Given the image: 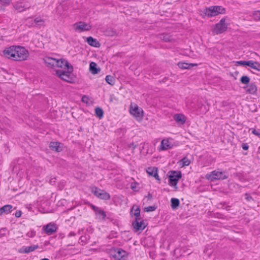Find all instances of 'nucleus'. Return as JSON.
Wrapping results in <instances>:
<instances>
[{
	"instance_id": "a878e982",
	"label": "nucleus",
	"mask_w": 260,
	"mask_h": 260,
	"mask_svg": "<svg viewBox=\"0 0 260 260\" xmlns=\"http://www.w3.org/2000/svg\"><path fill=\"white\" fill-rule=\"evenodd\" d=\"M180 205V201L177 198H172L171 200V206L173 209H177Z\"/></svg>"
},
{
	"instance_id": "b1692460",
	"label": "nucleus",
	"mask_w": 260,
	"mask_h": 260,
	"mask_svg": "<svg viewBox=\"0 0 260 260\" xmlns=\"http://www.w3.org/2000/svg\"><path fill=\"white\" fill-rule=\"evenodd\" d=\"M172 147V145L170 144L168 139H163L161 142V149L165 150L170 149Z\"/></svg>"
},
{
	"instance_id": "13d9d810",
	"label": "nucleus",
	"mask_w": 260,
	"mask_h": 260,
	"mask_svg": "<svg viewBox=\"0 0 260 260\" xmlns=\"http://www.w3.org/2000/svg\"><path fill=\"white\" fill-rule=\"evenodd\" d=\"M34 236H35V233H31V234H30V237H33Z\"/></svg>"
},
{
	"instance_id": "37998d69",
	"label": "nucleus",
	"mask_w": 260,
	"mask_h": 260,
	"mask_svg": "<svg viewBox=\"0 0 260 260\" xmlns=\"http://www.w3.org/2000/svg\"><path fill=\"white\" fill-rule=\"evenodd\" d=\"M242 148L244 150H247L249 148V146L247 143H243L242 144Z\"/></svg>"
},
{
	"instance_id": "6e6552de",
	"label": "nucleus",
	"mask_w": 260,
	"mask_h": 260,
	"mask_svg": "<svg viewBox=\"0 0 260 260\" xmlns=\"http://www.w3.org/2000/svg\"><path fill=\"white\" fill-rule=\"evenodd\" d=\"M129 112L131 114L137 118H141L143 116V110L137 105H135L134 107L132 104L131 105Z\"/></svg>"
},
{
	"instance_id": "2eb2a0df",
	"label": "nucleus",
	"mask_w": 260,
	"mask_h": 260,
	"mask_svg": "<svg viewBox=\"0 0 260 260\" xmlns=\"http://www.w3.org/2000/svg\"><path fill=\"white\" fill-rule=\"evenodd\" d=\"M86 42L91 46L94 47H100L101 44L97 40V39L93 38L92 37H88L86 38Z\"/></svg>"
},
{
	"instance_id": "58836bf2",
	"label": "nucleus",
	"mask_w": 260,
	"mask_h": 260,
	"mask_svg": "<svg viewBox=\"0 0 260 260\" xmlns=\"http://www.w3.org/2000/svg\"><path fill=\"white\" fill-rule=\"evenodd\" d=\"M102 190L99 189L98 187H95V190L92 189V191L93 192L94 194L97 197L99 198V194H101V191Z\"/></svg>"
},
{
	"instance_id": "f704fd0d",
	"label": "nucleus",
	"mask_w": 260,
	"mask_h": 260,
	"mask_svg": "<svg viewBox=\"0 0 260 260\" xmlns=\"http://www.w3.org/2000/svg\"><path fill=\"white\" fill-rule=\"evenodd\" d=\"M181 162L183 166H187L190 164V161L186 157H184L181 159Z\"/></svg>"
},
{
	"instance_id": "412c9836",
	"label": "nucleus",
	"mask_w": 260,
	"mask_h": 260,
	"mask_svg": "<svg viewBox=\"0 0 260 260\" xmlns=\"http://www.w3.org/2000/svg\"><path fill=\"white\" fill-rule=\"evenodd\" d=\"M89 71L93 74H96L100 71V69L98 68L97 64L94 62H91L89 64Z\"/></svg>"
},
{
	"instance_id": "e433bc0d",
	"label": "nucleus",
	"mask_w": 260,
	"mask_h": 260,
	"mask_svg": "<svg viewBox=\"0 0 260 260\" xmlns=\"http://www.w3.org/2000/svg\"><path fill=\"white\" fill-rule=\"evenodd\" d=\"M156 207L155 206H150L144 208V211L147 212H152L155 210Z\"/></svg>"
},
{
	"instance_id": "1a4fd4ad",
	"label": "nucleus",
	"mask_w": 260,
	"mask_h": 260,
	"mask_svg": "<svg viewBox=\"0 0 260 260\" xmlns=\"http://www.w3.org/2000/svg\"><path fill=\"white\" fill-rule=\"evenodd\" d=\"M57 229L56 225L52 222H50L47 225H44L42 230L48 235H50L55 233Z\"/></svg>"
},
{
	"instance_id": "4468645a",
	"label": "nucleus",
	"mask_w": 260,
	"mask_h": 260,
	"mask_svg": "<svg viewBox=\"0 0 260 260\" xmlns=\"http://www.w3.org/2000/svg\"><path fill=\"white\" fill-rule=\"evenodd\" d=\"M57 62L56 64V67L61 68H68V67L72 66L67 60L63 58L57 59Z\"/></svg>"
},
{
	"instance_id": "f03ea898",
	"label": "nucleus",
	"mask_w": 260,
	"mask_h": 260,
	"mask_svg": "<svg viewBox=\"0 0 260 260\" xmlns=\"http://www.w3.org/2000/svg\"><path fill=\"white\" fill-rule=\"evenodd\" d=\"M67 69V71L60 70H56V74L63 81L69 83H72L74 80L73 77L71 76V74L73 72V66L68 67Z\"/></svg>"
},
{
	"instance_id": "4c0bfd02",
	"label": "nucleus",
	"mask_w": 260,
	"mask_h": 260,
	"mask_svg": "<svg viewBox=\"0 0 260 260\" xmlns=\"http://www.w3.org/2000/svg\"><path fill=\"white\" fill-rule=\"evenodd\" d=\"M249 131H251L252 134H253V135H255V136H257L260 138V130L259 129L256 130L254 128H250Z\"/></svg>"
},
{
	"instance_id": "49530a36",
	"label": "nucleus",
	"mask_w": 260,
	"mask_h": 260,
	"mask_svg": "<svg viewBox=\"0 0 260 260\" xmlns=\"http://www.w3.org/2000/svg\"><path fill=\"white\" fill-rule=\"evenodd\" d=\"M153 177H154L156 180L159 181V182H160V178L159 177V176L158 175L157 172H155V173L154 174V175L153 176Z\"/></svg>"
},
{
	"instance_id": "c9c22d12",
	"label": "nucleus",
	"mask_w": 260,
	"mask_h": 260,
	"mask_svg": "<svg viewBox=\"0 0 260 260\" xmlns=\"http://www.w3.org/2000/svg\"><path fill=\"white\" fill-rule=\"evenodd\" d=\"M216 10L217 11L218 14H224L225 12V9L222 6H216Z\"/></svg>"
},
{
	"instance_id": "603ef678",
	"label": "nucleus",
	"mask_w": 260,
	"mask_h": 260,
	"mask_svg": "<svg viewBox=\"0 0 260 260\" xmlns=\"http://www.w3.org/2000/svg\"><path fill=\"white\" fill-rule=\"evenodd\" d=\"M129 147L130 148H132L133 150H134L136 148V146L134 145V143H132L129 145Z\"/></svg>"
},
{
	"instance_id": "5701e85b",
	"label": "nucleus",
	"mask_w": 260,
	"mask_h": 260,
	"mask_svg": "<svg viewBox=\"0 0 260 260\" xmlns=\"http://www.w3.org/2000/svg\"><path fill=\"white\" fill-rule=\"evenodd\" d=\"M257 86L254 82L251 83L248 85L246 92L251 94H254L257 91Z\"/></svg>"
},
{
	"instance_id": "f8f14e48",
	"label": "nucleus",
	"mask_w": 260,
	"mask_h": 260,
	"mask_svg": "<svg viewBox=\"0 0 260 260\" xmlns=\"http://www.w3.org/2000/svg\"><path fill=\"white\" fill-rule=\"evenodd\" d=\"M14 8L18 12H22L30 8V6L27 4H23L22 2H17L14 5Z\"/></svg>"
},
{
	"instance_id": "20e7f679",
	"label": "nucleus",
	"mask_w": 260,
	"mask_h": 260,
	"mask_svg": "<svg viewBox=\"0 0 260 260\" xmlns=\"http://www.w3.org/2000/svg\"><path fill=\"white\" fill-rule=\"evenodd\" d=\"M112 256L117 260H127L128 253L120 248H114L112 253Z\"/></svg>"
},
{
	"instance_id": "f3484780",
	"label": "nucleus",
	"mask_w": 260,
	"mask_h": 260,
	"mask_svg": "<svg viewBox=\"0 0 260 260\" xmlns=\"http://www.w3.org/2000/svg\"><path fill=\"white\" fill-rule=\"evenodd\" d=\"M60 143L58 142H51L49 147L51 150L56 152H60L62 151V148L60 146Z\"/></svg>"
},
{
	"instance_id": "79ce46f5",
	"label": "nucleus",
	"mask_w": 260,
	"mask_h": 260,
	"mask_svg": "<svg viewBox=\"0 0 260 260\" xmlns=\"http://www.w3.org/2000/svg\"><path fill=\"white\" fill-rule=\"evenodd\" d=\"M89 100V98L86 95H83L82 98V101L84 103H87Z\"/></svg>"
},
{
	"instance_id": "0eeeda50",
	"label": "nucleus",
	"mask_w": 260,
	"mask_h": 260,
	"mask_svg": "<svg viewBox=\"0 0 260 260\" xmlns=\"http://www.w3.org/2000/svg\"><path fill=\"white\" fill-rule=\"evenodd\" d=\"M207 177L208 179H210L211 180L218 179L223 180L228 178L227 176H226L223 172L216 171L212 172L208 176V175H207Z\"/></svg>"
},
{
	"instance_id": "7ed1b4c3",
	"label": "nucleus",
	"mask_w": 260,
	"mask_h": 260,
	"mask_svg": "<svg viewBox=\"0 0 260 260\" xmlns=\"http://www.w3.org/2000/svg\"><path fill=\"white\" fill-rule=\"evenodd\" d=\"M169 184L170 186H173L175 189H177V183L179 180L182 177V173L180 171H171L169 172Z\"/></svg>"
},
{
	"instance_id": "c85d7f7f",
	"label": "nucleus",
	"mask_w": 260,
	"mask_h": 260,
	"mask_svg": "<svg viewBox=\"0 0 260 260\" xmlns=\"http://www.w3.org/2000/svg\"><path fill=\"white\" fill-rule=\"evenodd\" d=\"M105 80L108 84L111 85H113L115 84V78L111 75H107L105 78Z\"/></svg>"
},
{
	"instance_id": "423d86ee",
	"label": "nucleus",
	"mask_w": 260,
	"mask_h": 260,
	"mask_svg": "<svg viewBox=\"0 0 260 260\" xmlns=\"http://www.w3.org/2000/svg\"><path fill=\"white\" fill-rule=\"evenodd\" d=\"M132 225L136 231H142L146 227L147 223L142 219H135Z\"/></svg>"
},
{
	"instance_id": "39448f33",
	"label": "nucleus",
	"mask_w": 260,
	"mask_h": 260,
	"mask_svg": "<svg viewBox=\"0 0 260 260\" xmlns=\"http://www.w3.org/2000/svg\"><path fill=\"white\" fill-rule=\"evenodd\" d=\"M228 29V24L225 23V18H222L220 21L217 23L213 30V32L215 34H220L225 32Z\"/></svg>"
},
{
	"instance_id": "4d7b16f0",
	"label": "nucleus",
	"mask_w": 260,
	"mask_h": 260,
	"mask_svg": "<svg viewBox=\"0 0 260 260\" xmlns=\"http://www.w3.org/2000/svg\"><path fill=\"white\" fill-rule=\"evenodd\" d=\"M34 236H35V233H31V234H30V237H33Z\"/></svg>"
},
{
	"instance_id": "09e8293b",
	"label": "nucleus",
	"mask_w": 260,
	"mask_h": 260,
	"mask_svg": "<svg viewBox=\"0 0 260 260\" xmlns=\"http://www.w3.org/2000/svg\"><path fill=\"white\" fill-rule=\"evenodd\" d=\"M1 2L5 4L9 5L10 3L11 0H0Z\"/></svg>"
},
{
	"instance_id": "473e14b6",
	"label": "nucleus",
	"mask_w": 260,
	"mask_h": 260,
	"mask_svg": "<svg viewBox=\"0 0 260 260\" xmlns=\"http://www.w3.org/2000/svg\"><path fill=\"white\" fill-rule=\"evenodd\" d=\"M240 82L242 84H248L250 82V78L247 76H243L241 77L240 80Z\"/></svg>"
},
{
	"instance_id": "6ab92c4d",
	"label": "nucleus",
	"mask_w": 260,
	"mask_h": 260,
	"mask_svg": "<svg viewBox=\"0 0 260 260\" xmlns=\"http://www.w3.org/2000/svg\"><path fill=\"white\" fill-rule=\"evenodd\" d=\"M133 211H134L133 214L136 217V219H142L140 215L141 210L139 207L134 205L131 209V214H132Z\"/></svg>"
},
{
	"instance_id": "f257e3e1",
	"label": "nucleus",
	"mask_w": 260,
	"mask_h": 260,
	"mask_svg": "<svg viewBox=\"0 0 260 260\" xmlns=\"http://www.w3.org/2000/svg\"><path fill=\"white\" fill-rule=\"evenodd\" d=\"M4 54L8 58L16 61L26 60L29 56L28 50L24 47L19 46L10 47L4 51Z\"/></svg>"
},
{
	"instance_id": "aec40b11",
	"label": "nucleus",
	"mask_w": 260,
	"mask_h": 260,
	"mask_svg": "<svg viewBox=\"0 0 260 260\" xmlns=\"http://www.w3.org/2000/svg\"><path fill=\"white\" fill-rule=\"evenodd\" d=\"M44 61L48 66L51 67H56V64L57 62V59L46 57L44 58Z\"/></svg>"
},
{
	"instance_id": "bb28decb",
	"label": "nucleus",
	"mask_w": 260,
	"mask_h": 260,
	"mask_svg": "<svg viewBox=\"0 0 260 260\" xmlns=\"http://www.w3.org/2000/svg\"><path fill=\"white\" fill-rule=\"evenodd\" d=\"M99 198L102 200H108L110 199V194L103 190L101 191V194H99Z\"/></svg>"
},
{
	"instance_id": "c03bdc74",
	"label": "nucleus",
	"mask_w": 260,
	"mask_h": 260,
	"mask_svg": "<svg viewBox=\"0 0 260 260\" xmlns=\"http://www.w3.org/2000/svg\"><path fill=\"white\" fill-rule=\"evenodd\" d=\"M220 205H222V208H223V209H225L226 210H229L230 209V206H225V203H220L219 204Z\"/></svg>"
},
{
	"instance_id": "9b49d317",
	"label": "nucleus",
	"mask_w": 260,
	"mask_h": 260,
	"mask_svg": "<svg viewBox=\"0 0 260 260\" xmlns=\"http://www.w3.org/2000/svg\"><path fill=\"white\" fill-rule=\"evenodd\" d=\"M39 248L38 245H32L30 246H22L18 250L20 253H28L32 252Z\"/></svg>"
},
{
	"instance_id": "3c124183",
	"label": "nucleus",
	"mask_w": 260,
	"mask_h": 260,
	"mask_svg": "<svg viewBox=\"0 0 260 260\" xmlns=\"http://www.w3.org/2000/svg\"><path fill=\"white\" fill-rule=\"evenodd\" d=\"M146 198L148 200H151L152 199V196L151 194L149 193L148 195L146 196Z\"/></svg>"
},
{
	"instance_id": "cd10ccee",
	"label": "nucleus",
	"mask_w": 260,
	"mask_h": 260,
	"mask_svg": "<svg viewBox=\"0 0 260 260\" xmlns=\"http://www.w3.org/2000/svg\"><path fill=\"white\" fill-rule=\"evenodd\" d=\"M95 214L102 220H105L106 217V212L100 208L95 212Z\"/></svg>"
},
{
	"instance_id": "a19ab883",
	"label": "nucleus",
	"mask_w": 260,
	"mask_h": 260,
	"mask_svg": "<svg viewBox=\"0 0 260 260\" xmlns=\"http://www.w3.org/2000/svg\"><path fill=\"white\" fill-rule=\"evenodd\" d=\"M245 199L247 201H250L251 200H253V198L252 197L250 196L248 193H246L245 194Z\"/></svg>"
},
{
	"instance_id": "de8ad7c7",
	"label": "nucleus",
	"mask_w": 260,
	"mask_h": 260,
	"mask_svg": "<svg viewBox=\"0 0 260 260\" xmlns=\"http://www.w3.org/2000/svg\"><path fill=\"white\" fill-rule=\"evenodd\" d=\"M90 207L92 209V210L95 212V213L100 209L99 207H96L93 205H91Z\"/></svg>"
},
{
	"instance_id": "72a5a7b5",
	"label": "nucleus",
	"mask_w": 260,
	"mask_h": 260,
	"mask_svg": "<svg viewBox=\"0 0 260 260\" xmlns=\"http://www.w3.org/2000/svg\"><path fill=\"white\" fill-rule=\"evenodd\" d=\"M177 65L181 69H189V66L187 62L180 61L178 63Z\"/></svg>"
},
{
	"instance_id": "052dcab7",
	"label": "nucleus",
	"mask_w": 260,
	"mask_h": 260,
	"mask_svg": "<svg viewBox=\"0 0 260 260\" xmlns=\"http://www.w3.org/2000/svg\"><path fill=\"white\" fill-rule=\"evenodd\" d=\"M132 188L134 189V186H132Z\"/></svg>"
},
{
	"instance_id": "c756f323",
	"label": "nucleus",
	"mask_w": 260,
	"mask_h": 260,
	"mask_svg": "<svg viewBox=\"0 0 260 260\" xmlns=\"http://www.w3.org/2000/svg\"><path fill=\"white\" fill-rule=\"evenodd\" d=\"M95 113L96 116L99 118H101L104 116V111L100 107H96L95 109Z\"/></svg>"
},
{
	"instance_id": "a211bd4d",
	"label": "nucleus",
	"mask_w": 260,
	"mask_h": 260,
	"mask_svg": "<svg viewBox=\"0 0 260 260\" xmlns=\"http://www.w3.org/2000/svg\"><path fill=\"white\" fill-rule=\"evenodd\" d=\"M13 206L11 205H6L0 208V215L3 214H8L11 212Z\"/></svg>"
},
{
	"instance_id": "8fccbe9b",
	"label": "nucleus",
	"mask_w": 260,
	"mask_h": 260,
	"mask_svg": "<svg viewBox=\"0 0 260 260\" xmlns=\"http://www.w3.org/2000/svg\"><path fill=\"white\" fill-rule=\"evenodd\" d=\"M188 65L189 66V69H190L191 67L197 66L198 64L197 63H188Z\"/></svg>"
},
{
	"instance_id": "6e6d98bb",
	"label": "nucleus",
	"mask_w": 260,
	"mask_h": 260,
	"mask_svg": "<svg viewBox=\"0 0 260 260\" xmlns=\"http://www.w3.org/2000/svg\"><path fill=\"white\" fill-rule=\"evenodd\" d=\"M85 239V237H83V236H81L80 238V240L81 241V242H83L84 241V240Z\"/></svg>"
},
{
	"instance_id": "5fc2aeb1",
	"label": "nucleus",
	"mask_w": 260,
	"mask_h": 260,
	"mask_svg": "<svg viewBox=\"0 0 260 260\" xmlns=\"http://www.w3.org/2000/svg\"><path fill=\"white\" fill-rule=\"evenodd\" d=\"M255 16H256L259 20H260V11H257V13L255 14Z\"/></svg>"
},
{
	"instance_id": "7c9ffc66",
	"label": "nucleus",
	"mask_w": 260,
	"mask_h": 260,
	"mask_svg": "<svg viewBox=\"0 0 260 260\" xmlns=\"http://www.w3.org/2000/svg\"><path fill=\"white\" fill-rule=\"evenodd\" d=\"M34 23H35L36 25L38 26H42L44 25V21L42 19L36 18L34 20L33 22L31 23V25H34Z\"/></svg>"
},
{
	"instance_id": "ea45409f",
	"label": "nucleus",
	"mask_w": 260,
	"mask_h": 260,
	"mask_svg": "<svg viewBox=\"0 0 260 260\" xmlns=\"http://www.w3.org/2000/svg\"><path fill=\"white\" fill-rule=\"evenodd\" d=\"M248 61L240 60L236 62L237 65H241L243 66H247Z\"/></svg>"
},
{
	"instance_id": "a18cd8bd",
	"label": "nucleus",
	"mask_w": 260,
	"mask_h": 260,
	"mask_svg": "<svg viewBox=\"0 0 260 260\" xmlns=\"http://www.w3.org/2000/svg\"><path fill=\"white\" fill-rule=\"evenodd\" d=\"M21 215L22 212L20 210L17 211L15 214V216L17 218L21 217Z\"/></svg>"
},
{
	"instance_id": "4be33fe9",
	"label": "nucleus",
	"mask_w": 260,
	"mask_h": 260,
	"mask_svg": "<svg viewBox=\"0 0 260 260\" xmlns=\"http://www.w3.org/2000/svg\"><path fill=\"white\" fill-rule=\"evenodd\" d=\"M247 66L255 69L258 71H260V63L257 61L253 60H248Z\"/></svg>"
},
{
	"instance_id": "9d476101",
	"label": "nucleus",
	"mask_w": 260,
	"mask_h": 260,
	"mask_svg": "<svg viewBox=\"0 0 260 260\" xmlns=\"http://www.w3.org/2000/svg\"><path fill=\"white\" fill-rule=\"evenodd\" d=\"M74 27L76 30H80L81 31L89 30L91 27L90 25L83 21H80L78 23H75Z\"/></svg>"
},
{
	"instance_id": "bf43d9fd",
	"label": "nucleus",
	"mask_w": 260,
	"mask_h": 260,
	"mask_svg": "<svg viewBox=\"0 0 260 260\" xmlns=\"http://www.w3.org/2000/svg\"><path fill=\"white\" fill-rule=\"evenodd\" d=\"M41 260H49V259L48 258H43Z\"/></svg>"
},
{
	"instance_id": "ddd939ff",
	"label": "nucleus",
	"mask_w": 260,
	"mask_h": 260,
	"mask_svg": "<svg viewBox=\"0 0 260 260\" xmlns=\"http://www.w3.org/2000/svg\"><path fill=\"white\" fill-rule=\"evenodd\" d=\"M216 6H211L205 9V14L209 17L215 16L218 14L217 11L216 10Z\"/></svg>"
},
{
	"instance_id": "dca6fc26",
	"label": "nucleus",
	"mask_w": 260,
	"mask_h": 260,
	"mask_svg": "<svg viewBox=\"0 0 260 260\" xmlns=\"http://www.w3.org/2000/svg\"><path fill=\"white\" fill-rule=\"evenodd\" d=\"M174 118L178 123L184 124L186 120V117L182 114H176L174 116Z\"/></svg>"
},
{
	"instance_id": "2f4dec72",
	"label": "nucleus",
	"mask_w": 260,
	"mask_h": 260,
	"mask_svg": "<svg viewBox=\"0 0 260 260\" xmlns=\"http://www.w3.org/2000/svg\"><path fill=\"white\" fill-rule=\"evenodd\" d=\"M147 173L150 176H153L155 172H157V168L154 167H148L146 170Z\"/></svg>"
},
{
	"instance_id": "864d4df0",
	"label": "nucleus",
	"mask_w": 260,
	"mask_h": 260,
	"mask_svg": "<svg viewBox=\"0 0 260 260\" xmlns=\"http://www.w3.org/2000/svg\"><path fill=\"white\" fill-rule=\"evenodd\" d=\"M76 234L74 232H71L69 233L68 237H72L76 236Z\"/></svg>"
},
{
	"instance_id": "680f3d73",
	"label": "nucleus",
	"mask_w": 260,
	"mask_h": 260,
	"mask_svg": "<svg viewBox=\"0 0 260 260\" xmlns=\"http://www.w3.org/2000/svg\"><path fill=\"white\" fill-rule=\"evenodd\" d=\"M247 86H245V87H244V88L245 89L246 88H247Z\"/></svg>"
},
{
	"instance_id": "393cba45",
	"label": "nucleus",
	"mask_w": 260,
	"mask_h": 260,
	"mask_svg": "<svg viewBox=\"0 0 260 260\" xmlns=\"http://www.w3.org/2000/svg\"><path fill=\"white\" fill-rule=\"evenodd\" d=\"M159 38L160 39L166 42H169L173 40L172 36L170 35L169 34H160Z\"/></svg>"
}]
</instances>
